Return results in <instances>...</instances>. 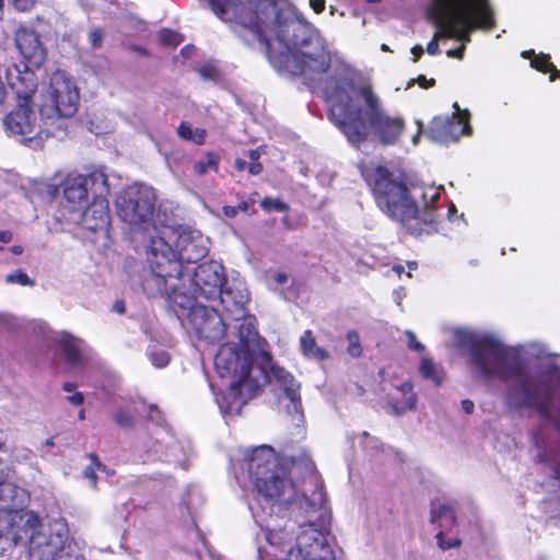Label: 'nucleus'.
I'll return each mask as SVG.
<instances>
[{"mask_svg": "<svg viewBox=\"0 0 560 560\" xmlns=\"http://www.w3.org/2000/svg\"><path fill=\"white\" fill-rule=\"evenodd\" d=\"M285 399L289 401L287 405V412L291 417L292 422L295 425H299L303 421V410L300 393L296 394L294 399H292V397H287Z\"/></svg>", "mask_w": 560, "mask_h": 560, "instance_id": "c9c22d12", "label": "nucleus"}, {"mask_svg": "<svg viewBox=\"0 0 560 560\" xmlns=\"http://www.w3.org/2000/svg\"><path fill=\"white\" fill-rule=\"evenodd\" d=\"M104 36V31L98 27H92L88 33L89 43L93 48H100L102 46Z\"/></svg>", "mask_w": 560, "mask_h": 560, "instance_id": "49530a36", "label": "nucleus"}, {"mask_svg": "<svg viewBox=\"0 0 560 560\" xmlns=\"http://www.w3.org/2000/svg\"><path fill=\"white\" fill-rule=\"evenodd\" d=\"M219 303L222 305V314L225 320L232 319L240 322L245 317L246 304L249 300L247 290L241 284L229 285L222 293L217 295Z\"/></svg>", "mask_w": 560, "mask_h": 560, "instance_id": "6ab92c4d", "label": "nucleus"}, {"mask_svg": "<svg viewBox=\"0 0 560 560\" xmlns=\"http://www.w3.org/2000/svg\"><path fill=\"white\" fill-rule=\"evenodd\" d=\"M407 339H408V348L413 350V351H417V352H423L424 351V346L417 340V337L415 335V332H412L411 330H407L405 332Z\"/></svg>", "mask_w": 560, "mask_h": 560, "instance_id": "09e8293b", "label": "nucleus"}, {"mask_svg": "<svg viewBox=\"0 0 560 560\" xmlns=\"http://www.w3.org/2000/svg\"><path fill=\"white\" fill-rule=\"evenodd\" d=\"M431 16L436 25L427 46L429 55L440 54L441 38L468 39L470 31L490 25L488 0H431Z\"/></svg>", "mask_w": 560, "mask_h": 560, "instance_id": "0eeeda50", "label": "nucleus"}, {"mask_svg": "<svg viewBox=\"0 0 560 560\" xmlns=\"http://www.w3.org/2000/svg\"><path fill=\"white\" fill-rule=\"evenodd\" d=\"M15 45L21 55L31 63L39 66L45 60V49L34 30L20 27L15 32Z\"/></svg>", "mask_w": 560, "mask_h": 560, "instance_id": "412c9836", "label": "nucleus"}, {"mask_svg": "<svg viewBox=\"0 0 560 560\" xmlns=\"http://www.w3.org/2000/svg\"><path fill=\"white\" fill-rule=\"evenodd\" d=\"M79 98L78 88L66 72H54L39 108L43 125L66 130L68 119L78 110Z\"/></svg>", "mask_w": 560, "mask_h": 560, "instance_id": "1a4fd4ad", "label": "nucleus"}, {"mask_svg": "<svg viewBox=\"0 0 560 560\" xmlns=\"http://www.w3.org/2000/svg\"><path fill=\"white\" fill-rule=\"evenodd\" d=\"M9 3L20 12H27L34 8L38 0H8Z\"/></svg>", "mask_w": 560, "mask_h": 560, "instance_id": "de8ad7c7", "label": "nucleus"}, {"mask_svg": "<svg viewBox=\"0 0 560 560\" xmlns=\"http://www.w3.org/2000/svg\"><path fill=\"white\" fill-rule=\"evenodd\" d=\"M165 238L167 244L172 247V243H175L176 249L173 252L176 254V259L183 267V262H197L202 259L209 250V240L205 237L200 231L184 228L179 230H173L167 225L161 228L153 226V233L150 238Z\"/></svg>", "mask_w": 560, "mask_h": 560, "instance_id": "4468645a", "label": "nucleus"}, {"mask_svg": "<svg viewBox=\"0 0 560 560\" xmlns=\"http://www.w3.org/2000/svg\"><path fill=\"white\" fill-rule=\"evenodd\" d=\"M58 342L70 364L79 366L86 362L90 348L82 339L65 332L59 337Z\"/></svg>", "mask_w": 560, "mask_h": 560, "instance_id": "5701e85b", "label": "nucleus"}, {"mask_svg": "<svg viewBox=\"0 0 560 560\" xmlns=\"http://www.w3.org/2000/svg\"><path fill=\"white\" fill-rule=\"evenodd\" d=\"M438 546L442 550H448L460 546V540L457 537H446V532L439 530L436 534Z\"/></svg>", "mask_w": 560, "mask_h": 560, "instance_id": "37998d69", "label": "nucleus"}, {"mask_svg": "<svg viewBox=\"0 0 560 560\" xmlns=\"http://www.w3.org/2000/svg\"><path fill=\"white\" fill-rule=\"evenodd\" d=\"M116 313L122 314L125 312V303L124 301H116L113 306Z\"/></svg>", "mask_w": 560, "mask_h": 560, "instance_id": "69168bd1", "label": "nucleus"}, {"mask_svg": "<svg viewBox=\"0 0 560 560\" xmlns=\"http://www.w3.org/2000/svg\"><path fill=\"white\" fill-rule=\"evenodd\" d=\"M301 350L305 357L316 360L327 359V352L316 345V340L311 330H305L300 338Z\"/></svg>", "mask_w": 560, "mask_h": 560, "instance_id": "c756f323", "label": "nucleus"}, {"mask_svg": "<svg viewBox=\"0 0 560 560\" xmlns=\"http://www.w3.org/2000/svg\"><path fill=\"white\" fill-rule=\"evenodd\" d=\"M150 362L158 369L165 368L170 363V354L160 348H151L148 350Z\"/></svg>", "mask_w": 560, "mask_h": 560, "instance_id": "4c0bfd02", "label": "nucleus"}, {"mask_svg": "<svg viewBox=\"0 0 560 560\" xmlns=\"http://www.w3.org/2000/svg\"><path fill=\"white\" fill-rule=\"evenodd\" d=\"M329 105V119L359 147L374 132L384 144H394L404 130L399 117L389 116L370 85H357L345 68L335 71L320 88Z\"/></svg>", "mask_w": 560, "mask_h": 560, "instance_id": "7ed1b4c3", "label": "nucleus"}, {"mask_svg": "<svg viewBox=\"0 0 560 560\" xmlns=\"http://www.w3.org/2000/svg\"><path fill=\"white\" fill-rule=\"evenodd\" d=\"M160 42L165 46L175 47L182 43V36L171 30H163L159 35Z\"/></svg>", "mask_w": 560, "mask_h": 560, "instance_id": "c03bdc74", "label": "nucleus"}, {"mask_svg": "<svg viewBox=\"0 0 560 560\" xmlns=\"http://www.w3.org/2000/svg\"><path fill=\"white\" fill-rule=\"evenodd\" d=\"M551 397L552 388L544 377L520 371L510 390L509 404L517 409H535L542 418L555 421L550 413Z\"/></svg>", "mask_w": 560, "mask_h": 560, "instance_id": "9d476101", "label": "nucleus"}, {"mask_svg": "<svg viewBox=\"0 0 560 560\" xmlns=\"http://www.w3.org/2000/svg\"><path fill=\"white\" fill-rule=\"evenodd\" d=\"M492 365L494 361H499L502 363H508L510 359L515 358V351L511 348H508L501 340L495 338L492 335Z\"/></svg>", "mask_w": 560, "mask_h": 560, "instance_id": "473e14b6", "label": "nucleus"}, {"mask_svg": "<svg viewBox=\"0 0 560 560\" xmlns=\"http://www.w3.org/2000/svg\"><path fill=\"white\" fill-rule=\"evenodd\" d=\"M155 194L152 187L135 184L129 186L117 199L118 217L127 224L153 233L151 220L153 217Z\"/></svg>", "mask_w": 560, "mask_h": 560, "instance_id": "9b49d317", "label": "nucleus"}, {"mask_svg": "<svg viewBox=\"0 0 560 560\" xmlns=\"http://www.w3.org/2000/svg\"><path fill=\"white\" fill-rule=\"evenodd\" d=\"M259 156H260V154H259L258 150H250L248 152V158H249L250 162H258Z\"/></svg>", "mask_w": 560, "mask_h": 560, "instance_id": "774afa93", "label": "nucleus"}, {"mask_svg": "<svg viewBox=\"0 0 560 560\" xmlns=\"http://www.w3.org/2000/svg\"><path fill=\"white\" fill-rule=\"evenodd\" d=\"M27 548L31 560H84L79 545L69 538L67 525H43L33 512L0 510V557L15 546Z\"/></svg>", "mask_w": 560, "mask_h": 560, "instance_id": "39448f33", "label": "nucleus"}, {"mask_svg": "<svg viewBox=\"0 0 560 560\" xmlns=\"http://www.w3.org/2000/svg\"><path fill=\"white\" fill-rule=\"evenodd\" d=\"M254 352L240 345L225 343L214 357V366L220 378L226 381L228 390L215 394V400L223 413H238L253 398L265 380L264 371L254 366Z\"/></svg>", "mask_w": 560, "mask_h": 560, "instance_id": "423d86ee", "label": "nucleus"}, {"mask_svg": "<svg viewBox=\"0 0 560 560\" xmlns=\"http://www.w3.org/2000/svg\"><path fill=\"white\" fill-rule=\"evenodd\" d=\"M7 283H18L23 287H33L35 284L34 280H32L28 275L22 270H15L12 273L5 276Z\"/></svg>", "mask_w": 560, "mask_h": 560, "instance_id": "a19ab883", "label": "nucleus"}, {"mask_svg": "<svg viewBox=\"0 0 560 560\" xmlns=\"http://www.w3.org/2000/svg\"><path fill=\"white\" fill-rule=\"evenodd\" d=\"M521 56L530 61V67L542 72H550L549 80L555 81L556 78L560 79V70H557L555 65L550 61V56L546 54H536L535 50H524Z\"/></svg>", "mask_w": 560, "mask_h": 560, "instance_id": "bb28decb", "label": "nucleus"}, {"mask_svg": "<svg viewBox=\"0 0 560 560\" xmlns=\"http://www.w3.org/2000/svg\"><path fill=\"white\" fill-rule=\"evenodd\" d=\"M5 80L19 103H28L37 88V78L26 65H11L5 70Z\"/></svg>", "mask_w": 560, "mask_h": 560, "instance_id": "a211bd4d", "label": "nucleus"}, {"mask_svg": "<svg viewBox=\"0 0 560 560\" xmlns=\"http://www.w3.org/2000/svg\"><path fill=\"white\" fill-rule=\"evenodd\" d=\"M78 223L90 231L106 230L110 222L107 196L93 198L79 211Z\"/></svg>", "mask_w": 560, "mask_h": 560, "instance_id": "aec40b11", "label": "nucleus"}, {"mask_svg": "<svg viewBox=\"0 0 560 560\" xmlns=\"http://www.w3.org/2000/svg\"><path fill=\"white\" fill-rule=\"evenodd\" d=\"M462 408H463V410H464L466 413H468V415H469V413H472L474 408H475V405H474V402H472L471 400H469V399H464V400L462 401Z\"/></svg>", "mask_w": 560, "mask_h": 560, "instance_id": "052dcab7", "label": "nucleus"}, {"mask_svg": "<svg viewBox=\"0 0 560 560\" xmlns=\"http://www.w3.org/2000/svg\"><path fill=\"white\" fill-rule=\"evenodd\" d=\"M196 334L210 342L220 341L225 332L228 323L220 313H210V318Z\"/></svg>", "mask_w": 560, "mask_h": 560, "instance_id": "393cba45", "label": "nucleus"}, {"mask_svg": "<svg viewBox=\"0 0 560 560\" xmlns=\"http://www.w3.org/2000/svg\"><path fill=\"white\" fill-rule=\"evenodd\" d=\"M199 73L203 79L208 80H217L219 77V71L212 66H205L200 68Z\"/></svg>", "mask_w": 560, "mask_h": 560, "instance_id": "3c124183", "label": "nucleus"}, {"mask_svg": "<svg viewBox=\"0 0 560 560\" xmlns=\"http://www.w3.org/2000/svg\"><path fill=\"white\" fill-rule=\"evenodd\" d=\"M544 352V348L538 343H530L526 347L525 353L540 355Z\"/></svg>", "mask_w": 560, "mask_h": 560, "instance_id": "5fc2aeb1", "label": "nucleus"}, {"mask_svg": "<svg viewBox=\"0 0 560 560\" xmlns=\"http://www.w3.org/2000/svg\"><path fill=\"white\" fill-rule=\"evenodd\" d=\"M180 279L186 284L182 291L197 299L203 296L206 300H217L226 281L224 268L217 261L201 264L194 272L183 267Z\"/></svg>", "mask_w": 560, "mask_h": 560, "instance_id": "2eb2a0df", "label": "nucleus"}, {"mask_svg": "<svg viewBox=\"0 0 560 560\" xmlns=\"http://www.w3.org/2000/svg\"><path fill=\"white\" fill-rule=\"evenodd\" d=\"M376 206L409 234L421 236L439 230V200L442 186L410 184L402 172L381 165L362 167Z\"/></svg>", "mask_w": 560, "mask_h": 560, "instance_id": "20e7f679", "label": "nucleus"}, {"mask_svg": "<svg viewBox=\"0 0 560 560\" xmlns=\"http://www.w3.org/2000/svg\"><path fill=\"white\" fill-rule=\"evenodd\" d=\"M89 458L91 459V465L84 469L83 474L84 477L90 480L91 485L95 486L97 480L96 470L104 471L106 470V467L102 463H100L95 454L91 453L89 455Z\"/></svg>", "mask_w": 560, "mask_h": 560, "instance_id": "58836bf2", "label": "nucleus"}, {"mask_svg": "<svg viewBox=\"0 0 560 560\" xmlns=\"http://www.w3.org/2000/svg\"><path fill=\"white\" fill-rule=\"evenodd\" d=\"M241 469L242 477L237 470L235 477L242 486L247 477L256 490L249 509L267 541L266 547L258 549L259 560H335L325 533L315 527L311 517L306 527L301 526L295 547L290 546V534L278 524V515L291 504L307 514L319 512L323 515L326 494L307 454L293 459L288 470L271 446L260 445L245 453Z\"/></svg>", "mask_w": 560, "mask_h": 560, "instance_id": "f257e3e1", "label": "nucleus"}, {"mask_svg": "<svg viewBox=\"0 0 560 560\" xmlns=\"http://www.w3.org/2000/svg\"><path fill=\"white\" fill-rule=\"evenodd\" d=\"M197 298L192 295L177 294L174 298V304L178 305L182 310L187 311V318L195 331L199 330L201 326L206 325L210 318V313H219L214 307H208L197 302Z\"/></svg>", "mask_w": 560, "mask_h": 560, "instance_id": "4be33fe9", "label": "nucleus"}, {"mask_svg": "<svg viewBox=\"0 0 560 560\" xmlns=\"http://www.w3.org/2000/svg\"><path fill=\"white\" fill-rule=\"evenodd\" d=\"M430 522L435 524L439 530H451L456 523L453 506L443 502L432 503Z\"/></svg>", "mask_w": 560, "mask_h": 560, "instance_id": "b1692460", "label": "nucleus"}, {"mask_svg": "<svg viewBox=\"0 0 560 560\" xmlns=\"http://www.w3.org/2000/svg\"><path fill=\"white\" fill-rule=\"evenodd\" d=\"M177 133L180 138L185 139V140H188V141H192L197 144H201L205 142V138H206V130L205 129H200V128H196L194 129L191 127L190 124L186 122V121H183L178 128H177Z\"/></svg>", "mask_w": 560, "mask_h": 560, "instance_id": "72a5a7b5", "label": "nucleus"}, {"mask_svg": "<svg viewBox=\"0 0 560 560\" xmlns=\"http://www.w3.org/2000/svg\"><path fill=\"white\" fill-rule=\"evenodd\" d=\"M401 395H407V402H390L393 410L396 415H402L407 411L413 410L417 407V395L413 393V385L410 381H406L396 387Z\"/></svg>", "mask_w": 560, "mask_h": 560, "instance_id": "cd10ccee", "label": "nucleus"}, {"mask_svg": "<svg viewBox=\"0 0 560 560\" xmlns=\"http://www.w3.org/2000/svg\"><path fill=\"white\" fill-rule=\"evenodd\" d=\"M241 320L242 323L237 326L240 346L252 349L250 347L257 338L256 319L246 314Z\"/></svg>", "mask_w": 560, "mask_h": 560, "instance_id": "c85d7f7f", "label": "nucleus"}, {"mask_svg": "<svg viewBox=\"0 0 560 560\" xmlns=\"http://www.w3.org/2000/svg\"><path fill=\"white\" fill-rule=\"evenodd\" d=\"M13 235L10 231L0 230V243L8 244L12 241Z\"/></svg>", "mask_w": 560, "mask_h": 560, "instance_id": "680f3d73", "label": "nucleus"}, {"mask_svg": "<svg viewBox=\"0 0 560 560\" xmlns=\"http://www.w3.org/2000/svg\"><path fill=\"white\" fill-rule=\"evenodd\" d=\"M247 170L252 175H258L262 171V165L259 162H250L247 166Z\"/></svg>", "mask_w": 560, "mask_h": 560, "instance_id": "13d9d810", "label": "nucleus"}, {"mask_svg": "<svg viewBox=\"0 0 560 560\" xmlns=\"http://www.w3.org/2000/svg\"><path fill=\"white\" fill-rule=\"evenodd\" d=\"M347 340L349 342L347 351L352 358H359L362 353L360 345V337L355 331H349L347 334Z\"/></svg>", "mask_w": 560, "mask_h": 560, "instance_id": "79ce46f5", "label": "nucleus"}, {"mask_svg": "<svg viewBox=\"0 0 560 560\" xmlns=\"http://www.w3.org/2000/svg\"><path fill=\"white\" fill-rule=\"evenodd\" d=\"M423 47L421 45H416L411 48V54L413 55L412 61L417 62L419 58L423 55Z\"/></svg>", "mask_w": 560, "mask_h": 560, "instance_id": "bf43d9fd", "label": "nucleus"}, {"mask_svg": "<svg viewBox=\"0 0 560 560\" xmlns=\"http://www.w3.org/2000/svg\"><path fill=\"white\" fill-rule=\"evenodd\" d=\"M136 407L128 405L119 407L113 412V419L120 428L131 429L135 425Z\"/></svg>", "mask_w": 560, "mask_h": 560, "instance_id": "2f4dec72", "label": "nucleus"}, {"mask_svg": "<svg viewBox=\"0 0 560 560\" xmlns=\"http://www.w3.org/2000/svg\"><path fill=\"white\" fill-rule=\"evenodd\" d=\"M310 4L314 12L322 13L325 10V0H310Z\"/></svg>", "mask_w": 560, "mask_h": 560, "instance_id": "6e6d98bb", "label": "nucleus"}, {"mask_svg": "<svg viewBox=\"0 0 560 560\" xmlns=\"http://www.w3.org/2000/svg\"><path fill=\"white\" fill-rule=\"evenodd\" d=\"M223 213L229 218H233L237 213V208L233 206H225L223 207Z\"/></svg>", "mask_w": 560, "mask_h": 560, "instance_id": "e2e57ef3", "label": "nucleus"}, {"mask_svg": "<svg viewBox=\"0 0 560 560\" xmlns=\"http://www.w3.org/2000/svg\"><path fill=\"white\" fill-rule=\"evenodd\" d=\"M214 160L209 158L207 161H199L195 163L194 168L197 174L202 175L208 171L209 167L214 166Z\"/></svg>", "mask_w": 560, "mask_h": 560, "instance_id": "603ef678", "label": "nucleus"}, {"mask_svg": "<svg viewBox=\"0 0 560 560\" xmlns=\"http://www.w3.org/2000/svg\"><path fill=\"white\" fill-rule=\"evenodd\" d=\"M260 206L266 211L276 210L278 212H284L288 210V205L280 199L265 198L261 200Z\"/></svg>", "mask_w": 560, "mask_h": 560, "instance_id": "a18cd8bd", "label": "nucleus"}, {"mask_svg": "<svg viewBox=\"0 0 560 560\" xmlns=\"http://www.w3.org/2000/svg\"><path fill=\"white\" fill-rule=\"evenodd\" d=\"M68 401L74 406H80L84 401L83 394L80 392H74L72 395L67 397Z\"/></svg>", "mask_w": 560, "mask_h": 560, "instance_id": "864d4df0", "label": "nucleus"}, {"mask_svg": "<svg viewBox=\"0 0 560 560\" xmlns=\"http://www.w3.org/2000/svg\"><path fill=\"white\" fill-rule=\"evenodd\" d=\"M66 208L79 212L94 198L108 196L109 184L104 172L96 170L86 175L69 174L61 184Z\"/></svg>", "mask_w": 560, "mask_h": 560, "instance_id": "f8f14e48", "label": "nucleus"}, {"mask_svg": "<svg viewBox=\"0 0 560 560\" xmlns=\"http://www.w3.org/2000/svg\"><path fill=\"white\" fill-rule=\"evenodd\" d=\"M235 167L238 170V171H244L245 168H247L248 164L245 160H242V159H237L235 160V163H234Z\"/></svg>", "mask_w": 560, "mask_h": 560, "instance_id": "338daca9", "label": "nucleus"}, {"mask_svg": "<svg viewBox=\"0 0 560 560\" xmlns=\"http://www.w3.org/2000/svg\"><path fill=\"white\" fill-rule=\"evenodd\" d=\"M182 451L179 444L177 442L171 441L167 444H163L161 442H156L153 445L154 455L165 462L170 463H179L178 454Z\"/></svg>", "mask_w": 560, "mask_h": 560, "instance_id": "7c9ffc66", "label": "nucleus"}, {"mask_svg": "<svg viewBox=\"0 0 560 560\" xmlns=\"http://www.w3.org/2000/svg\"><path fill=\"white\" fill-rule=\"evenodd\" d=\"M13 456L19 462H27L33 457V453L28 448L16 447L13 452Z\"/></svg>", "mask_w": 560, "mask_h": 560, "instance_id": "8fccbe9b", "label": "nucleus"}, {"mask_svg": "<svg viewBox=\"0 0 560 560\" xmlns=\"http://www.w3.org/2000/svg\"><path fill=\"white\" fill-rule=\"evenodd\" d=\"M271 374L275 382L283 389V398L292 397L294 399L300 393L301 385L294 376L281 366L273 365Z\"/></svg>", "mask_w": 560, "mask_h": 560, "instance_id": "a878e982", "label": "nucleus"}, {"mask_svg": "<svg viewBox=\"0 0 560 560\" xmlns=\"http://www.w3.org/2000/svg\"><path fill=\"white\" fill-rule=\"evenodd\" d=\"M9 469L0 459V499L7 501V497L14 491V487L7 482Z\"/></svg>", "mask_w": 560, "mask_h": 560, "instance_id": "ea45409f", "label": "nucleus"}, {"mask_svg": "<svg viewBox=\"0 0 560 560\" xmlns=\"http://www.w3.org/2000/svg\"><path fill=\"white\" fill-rule=\"evenodd\" d=\"M417 82L423 89H428V88L433 86L435 84V80L434 79L428 80L424 75H419L417 78Z\"/></svg>", "mask_w": 560, "mask_h": 560, "instance_id": "4d7b16f0", "label": "nucleus"}, {"mask_svg": "<svg viewBox=\"0 0 560 560\" xmlns=\"http://www.w3.org/2000/svg\"><path fill=\"white\" fill-rule=\"evenodd\" d=\"M455 112L452 116L435 117L427 136L435 142L448 143L458 140L462 136L469 133V114L462 110L457 103L453 104Z\"/></svg>", "mask_w": 560, "mask_h": 560, "instance_id": "f3484780", "label": "nucleus"}, {"mask_svg": "<svg viewBox=\"0 0 560 560\" xmlns=\"http://www.w3.org/2000/svg\"><path fill=\"white\" fill-rule=\"evenodd\" d=\"M147 262L141 275V287L149 298L166 295L174 303L177 294H184L183 267L165 238H150L147 246Z\"/></svg>", "mask_w": 560, "mask_h": 560, "instance_id": "6e6552de", "label": "nucleus"}, {"mask_svg": "<svg viewBox=\"0 0 560 560\" xmlns=\"http://www.w3.org/2000/svg\"><path fill=\"white\" fill-rule=\"evenodd\" d=\"M5 130L16 137H21L24 141L33 142L37 137L46 130L56 135L47 127L37 121L35 112L28 106V103H19L16 109L10 113L3 120Z\"/></svg>", "mask_w": 560, "mask_h": 560, "instance_id": "dca6fc26", "label": "nucleus"}, {"mask_svg": "<svg viewBox=\"0 0 560 560\" xmlns=\"http://www.w3.org/2000/svg\"><path fill=\"white\" fill-rule=\"evenodd\" d=\"M243 1L208 0L219 19H237L234 32L247 44L265 43L271 60L284 71L315 82L331 67L326 40L293 9L279 8L273 0H249L256 11L245 16L240 10Z\"/></svg>", "mask_w": 560, "mask_h": 560, "instance_id": "f03ea898", "label": "nucleus"}, {"mask_svg": "<svg viewBox=\"0 0 560 560\" xmlns=\"http://www.w3.org/2000/svg\"><path fill=\"white\" fill-rule=\"evenodd\" d=\"M464 51V47H460L459 49H451L446 52L447 57L450 58H462Z\"/></svg>", "mask_w": 560, "mask_h": 560, "instance_id": "0e129e2a", "label": "nucleus"}, {"mask_svg": "<svg viewBox=\"0 0 560 560\" xmlns=\"http://www.w3.org/2000/svg\"><path fill=\"white\" fill-rule=\"evenodd\" d=\"M357 439L359 440V443L361 444L362 448L371 456L376 455L378 451L382 450L381 442L365 431L358 434Z\"/></svg>", "mask_w": 560, "mask_h": 560, "instance_id": "e433bc0d", "label": "nucleus"}, {"mask_svg": "<svg viewBox=\"0 0 560 560\" xmlns=\"http://www.w3.org/2000/svg\"><path fill=\"white\" fill-rule=\"evenodd\" d=\"M419 372L423 378L432 381L435 385L442 383V378L436 372L434 362L428 357L421 359Z\"/></svg>", "mask_w": 560, "mask_h": 560, "instance_id": "f704fd0d", "label": "nucleus"}, {"mask_svg": "<svg viewBox=\"0 0 560 560\" xmlns=\"http://www.w3.org/2000/svg\"><path fill=\"white\" fill-rule=\"evenodd\" d=\"M454 346L466 358L469 371L479 378L490 376V335L468 328L453 329Z\"/></svg>", "mask_w": 560, "mask_h": 560, "instance_id": "ddd939ff", "label": "nucleus"}]
</instances>
